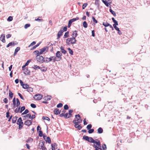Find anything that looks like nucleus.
I'll use <instances>...</instances> for the list:
<instances>
[{"mask_svg": "<svg viewBox=\"0 0 150 150\" xmlns=\"http://www.w3.org/2000/svg\"><path fill=\"white\" fill-rule=\"evenodd\" d=\"M76 42L75 38H67L66 42L68 45H70L74 44Z\"/></svg>", "mask_w": 150, "mask_h": 150, "instance_id": "f257e3e1", "label": "nucleus"}, {"mask_svg": "<svg viewBox=\"0 0 150 150\" xmlns=\"http://www.w3.org/2000/svg\"><path fill=\"white\" fill-rule=\"evenodd\" d=\"M17 124L19 125L18 129H20L22 128L23 125V122L21 117H20L17 122Z\"/></svg>", "mask_w": 150, "mask_h": 150, "instance_id": "f03ea898", "label": "nucleus"}, {"mask_svg": "<svg viewBox=\"0 0 150 150\" xmlns=\"http://www.w3.org/2000/svg\"><path fill=\"white\" fill-rule=\"evenodd\" d=\"M37 61L41 63H43L45 62L44 57L42 56L37 55L36 57Z\"/></svg>", "mask_w": 150, "mask_h": 150, "instance_id": "7ed1b4c3", "label": "nucleus"}, {"mask_svg": "<svg viewBox=\"0 0 150 150\" xmlns=\"http://www.w3.org/2000/svg\"><path fill=\"white\" fill-rule=\"evenodd\" d=\"M79 19V18L78 17H76V18H73L69 20L68 22V27L69 28L71 26L72 23L73 22Z\"/></svg>", "mask_w": 150, "mask_h": 150, "instance_id": "20e7f679", "label": "nucleus"}, {"mask_svg": "<svg viewBox=\"0 0 150 150\" xmlns=\"http://www.w3.org/2000/svg\"><path fill=\"white\" fill-rule=\"evenodd\" d=\"M42 97V95L40 94H38L35 95L34 96V98L35 100H39L41 99Z\"/></svg>", "mask_w": 150, "mask_h": 150, "instance_id": "39448f33", "label": "nucleus"}, {"mask_svg": "<svg viewBox=\"0 0 150 150\" xmlns=\"http://www.w3.org/2000/svg\"><path fill=\"white\" fill-rule=\"evenodd\" d=\"M45 144V142L42 140H40V143H39L38 148L40 149H41L43 147H44V146Z\"/></svg>", "mask_w": 150, "mask_h": 150, "instance_id": "423d86ee", "label": "nucleus"}, {"mask_svg": "<svg viewBox=\"0 0 150 150\" xmlns=\"http://www.w3.org/2000/svg\"><path fill=\"white\" fill-rule=\"evenodd\" d=\"M48 47H46L40 49L39 51V54H41L45 51H47L48 50Z\"/></svg>", "mask_w": 150, "mask_h": 150, "instance_id": "0eeeda50", "label": "nucleus"}, {"mask_svg": "<svg viewBox=\"0 0 150 150\" xmlns=\"http://www.w3.org/2000/svg\"><path fill=\"white\" fill-rule=\"evenodd\" d=\"M71 35L72 38H76L77 35V31L76 30L72 31L70 33Z\"/></svg>", "mask_w": 150, "mask_h": 150, "instance_id": "6e6552de", "label": "nucleus"}, {"mask_svg": "<svg viewBox=\"0 0 150 150\" xmlns=\"http://www.w3.org/2000/svg\"><path fill=\"white\" fill-rule=\"evenodd\" d=\"M62 55V54L59 51H58L56 54V57L60 59H61Z\"/></svg>", "mask_w": 150, "mask_h": 150, "instance_id": "1a4fd4ad", "label": "nucleus"}, {"mask_svg": "<svg viewBox=\"0 0 150 150\" xmlns=\"http://www.w3.org/2000/svg\"><path fill=\"white\" fill-rule=\"evenodd\" d=\"M32 120H28L24 122V124L26 125L30 126L32 124Z\"/></svg>", "mask_w": 150, "mask_h": 150, "instance_id": "9d476101", "label": "nucleus"}, {"mask_svg": "<svg viewBox=\"0 0 150 150\" xmlns=\"http://www.w3.org/2000/svg\"><path fill=\"white\" fill-rule=\"evenodd\" d=\"M61 111L57 108L55 109L54 110V113L56 115H58L60 114Z\"/></svg>", "mask_w": 150, "mask_h": 150, "instance_id": "9b49d317", "label": "nucleus"}, {"mask_svg": "<svg viewBox=\"0 0 150 150\" xmlns=\"http://www.w3.org/2000/svg\"><path fill=\"white\" fill-rule=\"evenodd\" d=\"M16 43L14 42H11L8 43V44L7 45L6 47H8L11 46H13L15 45H16Z\"/></svg>", "mask_w": 150, "mask_h": 150, "instance_id": "f8f14e48", "label": "nucleus"}, {"mask_svg": "<svg viewBox=\"0 0 150 150\" xmlns=\"http://www.w3.org/2000/svg\"><path fill=\"white\" fill-rule=\"evenodd\" d=\"M63 33V32L62 31V28H61V30L58 32L57 35V38H59L62 35Z\"/></svg>", "mask_w": 150, "mask_h": 150, "instance_id": "ddd939ff", "label": "nucleus"}, {"mask_svg": "<svg viewBox=\"0 0 150 150\" xmlns=\"http://www.w3.org/2000/svg\"><path fill=\"white\" fill-rule=\"evenodd\" d=\"M54 57H50L49 58L46 57V58L49 59V60H45V62L46 63H48L52 61V58Z\"/></svg>", "mask_w": 150, "mask_h": 150, "instance_id": "4468645a", "label": "nucleus"}, {"mask_svg": "<svg viewBox=\"0 0 150 150\" xmlns=\"http://www.w3.org/2000/svg\"><path fill=\"white\" fill-rule=\"evenodd\" d=\"M61 51L64 54H65L66 52V51L64 49V47L61 46L60 47Z\"/></svg>", "mask_w": 150, "mask_h": 150, "instance_id": "2eb2a0df", "label": "nucleus"}, {"mask_svg": "<svg viewBox=\"0 0 150 150\" xmlns=\"http://www.w3.org/2000/svg\"><path fill=\"white\" fill-rule=\"evenodd\" d=\"M94 143H95L96 144V146H98V147H100V146H101L100 143L99 141H98V142H96L95 141V142H94Z\"/></svg>", "mask_w": 150, "mask_h": 150, "instance_id": "dca6fc26", "label": "nucleus"}, {"mask_svg": "<svg viewBox=\"0 0 150 150\" xmlns=\"http://www.w3.org/2000/svg\"><path fill=\"white\" fill-rule=\"evenodd\" d=\"M103 132V129L101 127L98 128V133L99 134L102 133Z\"/></svg>", "mask_w": 150, "mask_h": 150, "instance_id": "f3484780", "label": "nucleus"}, {"mask_svg": "<svg viewBox=\"0 0 150 150\" xmlns=\"http://www.w3.org/2000/svg\"><path fill=\"white\" fill-rule=\"evenodd\" d=\"M18 117L15 116L13 117L12 119V123H15L16 122V120H17V118Z\"/></svg>", "mask_w": 150, "mask_h": 150, "instance_id": "a211bd4d", "label": "nucleus"}, {"mask_svg": "<svg viewBox=\"0 0 150 150\" xmlns=\"http://www.w3.org/2000/svg\"><path fill=\"white\" fill-rule=\"evenodd\" d=\"M46 142H48L49 144H50L51 142L50 138L49 137H47L46 139L45 140Z\"/></svg>", "mask_w": 150, "mask_h": 150, "instance_id": "6ab92c4d", "label": "nucleus"}, {"mask_svg": "<svg viewBox=\"0 0 150 150\" xmlns=\"http://www.w3.org/2000/svg\"><path fill=\"white\" fill-rule=\"evenodd\" d=\"M51 96H45L44 97V99L45 100H49L51 99Z\"/></svg>", "mask_w": 150, "mask_h": 150, "instance_id": "aec40b11", "label": "nucleus"}, {"mask_svg": "<svg viewBox=\"0 0 150 150\" xmlns=\"http://www.w3.org/2000/svg\"><path fill=\"white\" fill-rule=\"evenodd\" d=\"M102 1L103 3L105 4L108 7L109 6V4H108V1H105L104 0H102Z\"/></svg>", "mask_w": 150, "mask_h": 150, "instance_id": "412c9836", "label": "nucleus"}, {"mask_svg": "<svg viewBox=\"0 0 150 150\" xmlns=\"http://www.w3.org/2000/svg\"><path fill=\"white\" fill-rule=\"evenodd\" d=\"M88 142L91 143H94V142H95V140H94L92 137H90L89 139Z\"/></svg>", "mask_w": 150, "mask_h": 150, "instance_id": "4be33fe9", "label": "nucleus"}, {"mask_svg": "<svg viewBox=\"0 0 150 150\" xmlns=\"http://www.w3.org/2000/svg\"><path fill=\"white\" fill-rule=\"evenodd\" d=\"M89 137H89L88 136L84 135L83 136V139L88 142L89 139Z\"/></svg>", "mask_w": 150, "mask_h": 150, "instance_id": "5701e85b", "label": "nucleus"}, {"mask_svg": "<svg viewBox=\"0 0 150 150\" xmlns=\"http://www.w3.org/2000/svg\"><path fill=\"white\" fill-rule=\"evenodd\" d=\"M16 107H18L20 105V103L19 100L18 98H17L16 99Z\"/></svg>", "mask_w": 150, "mask_h": 150, "instance_id": "b1692460", "label": "nucleus"}, {"mask_svg": "<svg viewBox=\"0 0 150 150\" xmlns=\"http://www.w3.org/2000/svg\"><path fill=\"white\" fill-rule=\"evenodd\" d=\"M93 146L96 149L95 150H102L101 148V146H100V147H98V146H97L95 145V144H94Z\"/></svg>", "mask_w": 150, "mask_h": 150, "instance_id": "393cba45", "label": "nucleus"}, {"mask_svg": "<svg viewBox=\"0 0 150 150\" xmlns=\"http://www.w3.org/2000/svg\"><path fill=\"white\" fill-rule=\"evenodd\" d=\"M110 12L114 16H115L116 14L111 9H110L109 10Z\"/></svg>", "mask_w": 150, "mask_h": 150, "instance_id": "a878e982", "label": "nucleus"}, {"mask_svg": "<svg viewBox=\"0 0 150 150\" xmlns=\"http://www.w3.org/2000/svg\"><path fill=\"white\" fill-rule=\"evenodd\" d=\"M83 26L85 28H86L88 27V24L85 21H84L83 22Z\"/></svg>", "mask_w": 150, "mask_h": 150, "instance_id": "bb28decb", "label": "nucleus"}, {"mask_svg": "<svg viewBox=\"0 0 150 150\" xmlns=\"http://www.w3.org/2000/svg\"><path fill=\"white\" fill-rule=\"evenodd\" d=\"M67 49L69 51V53L70 54L73 55V51L71 50L70 48H68Z\"/></svg>", "mask_w": 150, "mask_h": 150, "instance_id": "cd10ccee", "label": "nucleus"}, {"mask_svg": "<svg viewBox=\"0 0 150 150\" xmlns=\"http://www.w3.org/2000/svg\"><path fill=\"white\" fill-rule=\"evenodd\" d=\"M29 85H28L27 84H24V85L23 86V88H28Z\"/></svg>", "mask_w": 150, "mask_h": 150, "instance_id": "c85d7f7f", "label": "nucleus"}, {"mask_svg": "<svg viewBox=\"0 0 150 150\" xmlns=\"http://www.w3.org/2000/svg\"><path fill=\"white\" fill-rule=\"evenodd\" d=\"M42 119L47 120L48 121H50V118L47 117L43 116L42 117Z\"/></svg>", "mask_w": 150, "mask_h": 150, "instance_id": "c756f323", "label": "nucleus"}, {"mask_svg": "<svg viewBox=\"0 0 150 150\" xmlns=\"http://www.w3.org/2000/svg\"><path fill=\"white\" fill-rule=\"evenodd\" d=\"M13 93L11 91H9V96L11 98H12L13 97Z\"/></svg>", "mask_w": 150, "mask_h": 150, "instance_id": "7c9ffc66", "label": "nucleus"}, {"mask_svg": "<svg viewBox=\"0 0 150 150\" xmlns=\"http://www.w3.org/2000/svg\"><path fill=\"white\" fill-rule=\"evenodd\" d=\"M88 130V132L89 134H91V133H93L94 132V129H90Z\"/></svg>", "mask_w": 150, "mask_h": 150, "instance_id": "2f4dec72", "label": "nucleus"}, {"mask_svg": "<svg viewBox=\"0 0 150 150\" xmlns=\"http://www.w3.org/2000/svg\"><path fill=\"white\" fill-rule=\"evenodd\" d=\"M13 20V17L11 16H9L7 18L8 21H11Z\"/></svg>", "mask_w": 150, "mask_h": 150, "instance_id": "473e14b6", "label": "nucleus"}, {"mask_svg": "<svg viewBox=\"0 0 150 150\" xmlns=\"http://www.w3.org/2000/svg\"><path fill=\"white\" fill-rule=\"evenodd\" d=\"M39 18H41V17H38V18L35 19V20L36 21H38L39 22H41V21H43V20L42 19H39Z\"/></svg>", "mask_w": 150, "mask_h": 150, "instance_id": "72a5a7b5", "label": "nucleus"}, {"mask_svg": "<svg viewBox=\"0 0 150 150\" xmlns=\"http://www.w3.org/2000/svg\"><path fill=\"white\" fill-rule=\"evenodd\" d=\"M103 24L105 27H108L110 25V24L107 22L106 23H103Z\"/></svg>", "mask_w": 150, "mask_h": 150, "instance_id": "f704fd0d", "label": "nucleus"}, {"mask_svg": "<svg viewBox=\"0 0 150 150\" xmlns=\"http://www.w3.org/2000/svg\"><path fill=\"white\" fill-rule=\"evenodd\" d=\"M33 141V139L31 138H29L26 141L27 142H32Z\"/></svg>", "mask_w": 150, "mask_h": 150, "instance_id": "c9c22d12", "label": "nucleus"}, {"mask_svg": "<svg viewBox=\"0 0 150 150\" xmlns=\"http://www.w3.org/2000/svg\"><path fill=\"white\" fill-rule=\"evenodd\" d=\"M28 112H29V111H28V110L26 109L23 113H22V115H24V114H26L28 113Z\"/></svg>", "mask_w": 150, "mask_h": 150, "instance_id": "e433bc0d", "label": "nucleus"}, {"mask_svg": "<svg viewBox=\"0 0 150 150\" xmlns=\"http://www.w3.org/2000/svg\"><path fill=\"white\" fill-rule=\"evenodd\" d=\"M20 107H19L18 108H16L15 110V112L16 113H18L19 111L20 112Z\"/></svg>", "mask_w": 150, "mask_h": 150, "instance_id": "4c0bfd02", "label": "nucleus"}, {"mask_svg": "<svg viewBox=\"0 0 150 150\" xmlns=\"http://www.w3.org/2000/svg\"><path fill=\"white\" fill-rule=\"evenodd\" d=\"M35 54H36L37 55H40L39 52L38 50H35L34 52Z\"/></svg>", "mask_w": 150, "mask_h": 150, "instance_id": "58836bf2", "label": "nucleus"}, {"mask_svg": "<svg viewBox=\"0 0 150 150\" xmlns=\"http://www.w3.org/2000/svg\"><path fill=\"white\" fill-rule=\"evenodd\" d=\"M92 126L91 124H89L86 127V128L88 130L90 129L92 127Z\"/></svg>", "mask_w": 150, "mask_h": 150, "instance_id": "ea45409f", "label": "nucleus"}, {"mask_svg": "<svg viewBox=\"0 0 150 150\" xmlns=\"http://www.w3.org/2000/svg\"><path fill=\"white\" fill-rule=\"evenodd\" d=\"M27 91L29 92H32L33 91V89L32 88L28 87V88H27Z\"/></svg>", "mask_w": 150, "mask_h": 150, "instance_id": "a19ab883", "label": "nucleus"}, {"mask_svg": "<svg viewBox=\"0 0 150 150\" xmlns=\"http://www.w3.org/2000/svg\"><path fill=\"white\" fill-rule=\"evenodd\" d=\"M69 31H67V32L65 33L64 35V36L65 38L67 37H69Z\"/></svg>", "mask_w": 150, "mask_h": 150, "instance_id": "79ce46f5", "label": "nucleus"}, {"mask_svg": "<svg viewBox=\"0 0 150 150\" xmlns=\"http://www.w3.org/2000/svg\"><path fill=\"white\" fill-rule=\"evenodd\" d=\"M33 68L34 69H40V67H39L37 65H34L33 66Z\"/></svg>", "mask_w": 150, "mask_h": 150, "instance_id": "37998d69", "label": "nucleus"}, {"mask_svg": "<svg viewBox=\"0 0 150 150\" xmlns=\"http://www.w3.org/2000/svg\"><path fill=\"white\" fill-rule=\"evenodd\" d=\"M92 18L94 23H98L97 21L95 19V18L93 16L92 17Z\"/></svg>", "mask_w": 150, "mask_h": 150, "instance_id": "c03bdc74", "label": "nucleus"}, {"mask_svg": "<svg viewBox=\"0 0 150 150\" xmlns=\"http://www.w3.org/2000/svg\"><path fill=\"white\" fill-rule=\"evenodd\" d=\"M25 109V106L22 107L20 111V113H21L23 110Z\"/></svg>", "mask_w": 150, "mask_h": 150, "instance_id": "a18cd8bd", "label": "nucleus"}, {"mask_svg": "<svg viewBox=\"0 0 150 150\" xmlns=\"http://www.w3.org/2000/svg\"><path fill=\"white\" fill-rule=\"evenodd\" d=\"M70 116V115H69V114L68 113H67L66 114H65V118H69Z\"/></svg>", "mask_w": 150, "mask_h": 150, "instance_id": "49530a36", "label": "nucleus"}, {"mask_svg": "<svg viewBox=\"0 0 150 150\" xmlns=\"http://www.w3.org/2000/svg\"><path fill=\"white\" fill-rule=\"evenodd\" d=\"M30 26V24H27L25 25L24 28L25 29H27L28 27Z\"/></svg>", "mask_w": 150, "mask_h": 150, "instance_id": "de8ad7c7", "label": "nucleus"}, {"mask_svg": "<svg viewBox=\"0 0 150 150\" xmlns=\"http://www.w3.org/2000/svg\"><path fill=\"white\" fill-rule=\"evenodd\" d=\"M62 28V31L63 32L64 31H66L67 30V26H65L64 28Z\"/></svg>", "mask_w": 150, "mask_h": 150, "instance_id": "09e8293b", "label": "nucleus"}, {"mask_svg": "<svg viewBox=\"0 0 150 150\" xmlns=\"http://www.w3.org/2000/svg\"><path fill=\"white\" fill-rule=\"evenodd\" d=\"M87 5L88 4L87 3L84 4L82 6V8L84 9Z\"/></svg>", "mask_w": 150, "mask_h": 150, "instance_id": "8fccbe9b", "label": "nucleus"}, {"mask_svg": "<svg viewBox=\"0 0 150 150\" xmlns=\"http://www.w3.org/2000/svg\"><path fill=\"white\" fill-rule=\"evenodd\" d=\"M31 114L30 113H28L24 116V117H28L29 118H31Z\"/></svg>", "mask_w": 150, "mask_h": 150, "instance_id": "3c124183", "label": "nucleus"}, {"mask_svg": "<svg viewBox=\"0 0 150 150\" xmlns=\"http://www.w3.org/2000/svg\"><path fill=\"white\" fill-rule=\"evenodd\" d=\"M36 43V42L35 41L33 42L32 43H31V44L28 46V47H30V46H33V45H35Z\"/></svg>", "mask_w": 150, "mask_h": 150, "instance_id": "603ef678", "label": "nucleus"}, {"mask_svg": "<svg viewBox=\"0 0 150 150\" xmlns=\"http://www.w3.org/2000/svg\"><path fill=\"white\" fill-rule=\"evenodd\" d=\"M64 109L65 110H67L69 108L68 106L67 105H65L64 107Z\"/></svg>", "mask_w": 150, "mask_h": 150, "instance_id": "864d4df0", "label": "nucleus"}, {"mask_svg": "<svg viewBox=\"0 0 150 150\" xmlns=\"http://www.w3.org/2000/svg\"><path fill=\"white\" fill-rule=\"evenodd\" d=\"M77 122L78 123H81L82 121V119H77Z\"/></svg>", "mask_w": 150, "mask_h": 150, "instance_id": "5fc2aeb1", "label": "nucleus"}, {"mask_svg": "<svg viewBox=\"0 0 150 150\" xmlns=\"http://www.w3.org/2000/svg\"><path fill=\"white\" fill-rule=\"evenodd\" d=\"M62 105L63 104L62 103H59L57 105V108H61L62 107Z\"/></svg>", "mask_w": 150, "mask_h": 150, "instance_id": "6e6d98bb", "label": "nucleus"}, {"mask_svg": "<svg viewBox=\"0 0 150 150\" xmlns=\"http://www.w3.org/2000/svg\"><path fill=\"white\" fill-rule=\"evenodd\" d=\"M30 106L31 107L33 108H35L36 107V105L35 104H30Z\"/></svg>", "mask_w": 150, "mask_h": 150, "instance_id": "4d7b16f0", "label": "nucleus"}, {"mask_svg": "<svg viewBox=\"0 0 150 150\" xmlns=\"http://www.w3.org/2000/svg\"><path fill=\"white\" fill-rule=\"evenodd\" d=\"M13 105H16V98H13Z\"/></svg>", "mask_w": 150, "mask_h": 150, "instance_id": "13d9d810", "label": "nucleus"}, {"mask_svg": "<svg viewBox=\"0 0 150 150\" xmlns=\"http://www.w3.org/2000/svg\"><path fill=\"white\" fill-rule=\"evenodd\" d=\"M18 96H20V98L22 100H24V99L23 98V97L22 96V95L20 93H18Z\"/></svg>", "mask_w": 150, "mask_h": 150, "instance_id": "bf43d9fd", "label": "nucleus"}, {"mask_svg": "<svg viewBox=\"0 0 150 150\" xmlns=\"http://www.w3.org/2000/svg\"><path fill=\"white\" fill-rule=\"evenodd\" d=\"M39 136L40 137H42L43 136V133L41 131H39Z\"/></svg>", "mask_w": 150, "mask_h": 150, "instance_id": "052dcab7", "label": "nucleus"}, {"mask_svg": "<svg viewBox=\"0 0 150 150\" xmlns=\"http://www.w3.org/2000/svg\"><path fill=\"white\" fill-rule=\"evenodd\" d=\"M69 115H70L71 116L72 115L71 113L73 112V110H69Z\"/></svg>", "mask_w": 150, "mask_h": 150, "instance_id": "680f3d73", "label": "nucleus"}, {"mask_svg": "<svg viewBox=\"0 0 150 150\" xmlns=\"http://www.w3.org/2000/svg\"><path fill=\"white\" fill-rule=\"evenodd\" d=\"M30 61H31L30 60H28L25 64V66H27L28 65L29 62H30Z\"/></svg>", "mask_w": 150, "mask_h": 150, "instance_id": "e2e57ef3", "label": "nucleus"}, {"mask_svg": "<svg viewBox=\"0 0 150 150\" xmlns=\"http://www.w3.org/2000/svg\"><path fill=\"white\" fill-rule=\"evenodd\" d=\"M3 101L5 103H7L8 102V99L6 98H5L3 100Z\"/></svg>", "mask_w": 150, "mask_h": 150, "instance_id": "0e129e2a", "label": "nucleus"}, {"mask_svg": "<svg viewBox=\"0 0 150 150\" xmlns=\"http://www.w3.org/2000/svg\"><path fill=\"white\" fill-rule=\"evenodd\" d=\"M20 50V47H17L15 51L17 52Z\"/></svg>", "mask_w": 150, "mask_h": 150, "instance_id": "69168bd1", "label": "nucleus"}, {"mask_svg": "<svg viewBox=\"0 0 150 150\" xmlns=\"http://www.w3.org/2000/svg\"><path fill=\"white\" fill-rule=\"evenodd\" d=\"M83 122V124H84V125H86L87 124V122H86V118H85L84 119Z\"/></svg>", "mask_w": 150, "mask_h": 150, "instance_id": "338daca9", "label": "nucleus"}, {"mask_svg": "<svg viewBox=\"0 0 150 150\" xmlns=\"http://www.w3.org/2000/svg\"><path fill=\"white\" fill-rule=\"evenodd\" d=\"M102 147L103 149H105L106 148V145L105 144L103 145Z\"/></svg>", "mask_w": 150, "mask_h": 150, "instance_id": "774afa93", "label": "nucleus"}]
</instances>
